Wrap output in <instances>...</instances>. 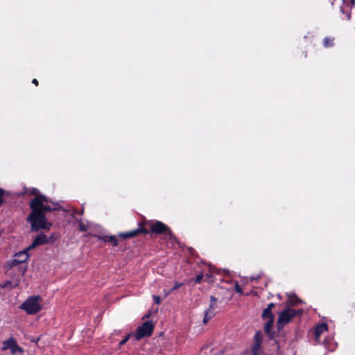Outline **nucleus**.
Returning a JSON list of instances; mask_svg holds the SVG:
<instances>
[{
    "instance_id": "obj_1",
    "label": "nucleus",
    "mask_w": 355,
    "mask_h": 355,
    "mask_svg": "<svg viewBox=\"0 0 355 355\" xmlns=\"http://www.w3.org/2000/svg\"><path fill=\"white\" fill-rule=\"evenodd\" d=\"M48 199L44 196H36L31 202L32 212L28 217L33 230L39 229H49L51 223L46 221L44 212L52 209L47 204Z\"/></svg>"
},
{
    "instance_id": "obj_2",
    "label": "nucleus",
    "mask_w": 355,
    "mask_h": 355,
    "mask_svg": "<svg viewBox=\"0 0 355 355\" xmlns=\"http://www.w3.org/2000/svg\"><path fill=\"white\" fill-rule=\"evenodd\" d=\"M42 298L38 296H31L21 305V309L28 314L33 315L42 309Z\"/></svg>"
},
{
    "instance_id": "obj_3",
    "label": "nucleus",
    "mask_w": 355,
    "mask_h": 355,
    "mask_svg": "<svg viewBox=\"0 0 355 355\" xmlns=\"http://www.w3.org/2000/svg\"><path fill=\"white\" fill-rule=\"evenodd\" d=\"M296 315L297 311L290 308H286L284 311L281 312L277 322V329L280 330L282 329L283 327L288 324Z\"/></svg>"
},
{
    "instance_id": "obj_4",
    "label": "nucleus",
    "mask_w": 355,
    "mask_h": 355,
    "mask_svg": "<svg viewBox=\"0 0 355 355\" xmlns=\"http://www.w3.org/2000/svg\"><path fill=\"white\" fill-rule=\"evenodd\" d=\"M153 324L151 321H146L137 328L135 335L136 340H140L141 338L151 335L153 330Z\"/></svg>"
},
{
    "instance_id": "obj_5",
    "label": "nucleus",
    "mask_w": 355,
    "mask_h": 355,
    "mask_svg": "<svg viewBox=\"0 0 355 355\" xmlns=\"http://www.w3.org/2000/svg\"><path fill=\"white\" fill-rule=\"evenodd\" d=\"M151 232L156 234H164L166 237L171 239L173 235L170 229L160 221H157L150 225Z\"/></svg>"
},
{
    "instance_id": "obj_6",
    "label": "nucleus",
    "mask_w": 355,
    "mask_h": 355,
    "mask_svg": "<svg viewBox=\"0 0 355 355\" xmlns=\"http://www.w3.org/2000/svg\"><path fill=\"white\" fill-rule=\"evenodd\" d=\"M3 344V350L10 349L11 352L13 354L18 352L22 353L24 352L23 349L17 345L16 340L13 338H10L8 340L4 341Z\"/></svg>"
},
{
    "instance_id": "obj_7",
    "label": "nucleus",
    "mask_w": 355,
    "mask_h": 355,
    "mask_svg": "<svg viewBox=\"0 0 355 355\" xmlns=\"http://www.w3.org/2000/svg\"><path fill=\"white\" fill-rule=\"evenodd\" d=\"M262 343V336L261 332H256L254 336V344L252 347L253 355H259Z\"/></svg>"
},
{
    "instance_id": "obj_8",
    "label": "nucleus",
    "mask_w": 355,
    "mask_h": 355,
    "mask_svg": "<svg viewBox=\"0 0 355 355\" xmlns=\"http://www.w3.org/2000/svg\"><path fill=\"white\" fill-rule=\"evenodd\" d=\"M48 242L47 236L44 234L38 235L35 240L33 241L31 245L27 248L28 250L33 249L37 246L46 243Z\"/></svg>"
},
{
    "instance_id": "obj_9",
    "label": "nucleus",
    "mask_w": 355,
    "mask_h": 355,
    "mask_svg": "<svg viewBox=\"0 0 355 355\" xmlns=\"http://www.w3.org/2000/svg\"><path fill=\"white\" fill-rule=\"evenodd\" d=\"M216 306L214 304H210L207 310L205 311L203 323L207 324L211 318L214 317L215 315L214 310L216 309Z\"/></svg>"
},
{
    "instance_id": "obj_10",
    "label": "nucleus",
    "mask_w": 355,
    "mask_h": 355,
    "mask_svg": "<svg viewBox=\"0 0 355 355\" xmlns=\"http://www.w3.org/2000/svg\"><path fill=\"white\" fill-rule=\"evenodd\" d=\"M98 239L104 242H110L114 246H116L118 245V240L114 236H98Z\"/></svg>"
},
{
    "instance_id": "obj_11",
    "label": "nucleus",
    "mask_w": 355,
    "mask_h": 355,
    "mask_svg": "<svg viewBox=\"0 0 355 355\" xmlns=\"http://www.w3.org/2000/svg\"><path fill=\"white\" fill-rule=\"evenodd\" d=\"M327 330V326L326 324L323 323L320 325H318L315 329V340H318L320 339L321 334H323Z\"/></svg>"
},
{
    "instance_id": "obj_12",
    "label": "nucleus",
    "mask_w": 355,
    "mask_h": 355,
    "mask_svg": "<svg viewBox=\"0 0 355 355\" xmlns=\"http://www.w3.org/2000/svg\"><path fill=\"white\" fill-rule=\"evenodd\" d=\"M27 249L26 250L20 251L16 253L14 256L21 263H25L28 259V254L27 253Z\"/></svg>"
},
{
    "instance_id": "obj_13",
    "label": "nucleus",
    "mask_w": 355,
    "mask_h": 355,
    "mask_svg": "<svg viewBox=\"0 0 355 355\" xmlns=\"http://www.w3.org/2000/svg\"><path fill=\"white\" fill-rule=\"evenodd\" d=\"M302 301L299 299L297 296L295 295H288V300L287 301L286 308H290V306L292 305H296L297 304L302 303Z\"/></svg>"
},
{
    "instance_id": "obj_14",
    "label": "nucleus",
    "mask_w": 355,
    "mask_h": 355,
    "mask_svg": "<svg viewBox=\"0 0 355 355\" xmlns=\"http://www.w3.org/2000/svg\"><path fill=\"white\" fill-rule=\"evenodd\" d=\"M273 322H274V320H272V319L268 320V321L266 322L265 326H264L265 332L270 337H272V333L271 331V329H272Z\"/></svg>"
},
{
    "instance_id": "obj_15",
    "label": "nucleus",
    "mask_w": 355,
    "mask_h": 355,
    "mask_svg": "<svg viewBox=\"0 0 355 355\" xmlns=\"http://www.w3.org/2000/svg\"><path fill=\"white\" fill-rule=\"evenodd\" d=\"M140 231H141L140 230H136L130 231V232H126V233H121V234H119V236L121 237H123L125 239L132 238V237L135 236L136 235H137V234Z\"/></svg>"
},
{
    "instance_id": "obj_16",
    "label": "nucleus",
    "mask_w": 355,
    "mask_h": 355,
    "mask_svg": "<svg viewBox=\"0 0 355 355\" xmlns=\"http://www.w3.org/2000/svg\"><path fill=\"white\" fill-rule=\"evenodd\" d=\"M262 317L265 320H274V316L272 313V311L269 310V309H265L262 313Z\"/></svg>"
},
{
    "instance_id": "obj_17",
    "label": "nucleus",
    "mask_w": 355,
    "mask_h": 355,
    "mask_svg": "<svg viewBox=\"0 0 355 355\" xmlns=\"http://www.w3.org/2000/svg\"><path fill=\"white\" fill-rule=\"evenodd\" d=\"M21 264L19 260H17L15 257L14 256L13 258L8 263V265L10 268H15V266Z\"/></svg>"
},
{
    "instance_id": "obj_18",
    "label": "nucleus",
    "mask_w": 355,
    "mask_h": 355,
    "mask_svg": "<svg viewBox=\"0 0 355 355\" xmlns=\"http://www.w3.org/2000/svg\"><path fill=\"white\" fill-rule=\"evenodd\" d=\"M89 227V223H87V224H84L83 223L80 222L79 223V230L80 231H86L88 230V228Z\"/></svg>"
},
{
    "instance_id": "obj_19",
    "label": "nucleus",
    "mask_w": 355,
    "mask_h": 355,
    "mask_svg": "<svg viewBox=\"0 0 355 355\" xmlns=\"http://www.w3.org/2000/svg\"><path fill=\"white\" fill-rule=\"evenodd\" d=\"M324 44L325 46H331L333 44V40L330 39V38H328V37H326L324 40Z\"/></svg>"
},
{
    "instance_id": "obj_20",
    "label": "nucleus",
    "mask_w": 355,
    "mask_h": 355,
    "mask_svg": "<svg viewBox=\"0 0 355 355\" xmlns=\"http://www.w3.org/2000/svg\"><path fill=\"white\" fill-rule=\"evenodd\" d=\"M182 285V283L175 282L174 286L171 288V291H173L178 288H180Z\"/></svg>"
},
{
    "instance_id": "obj_21",
    "label": "nucleus",
    "mask_w": 355,
    "mask_h": 355,
    "mask_svg": "<svg viewBox=\"0 0 355 355\" xmlns=\"http://www.w3.org/2000/svg\"><path fill=\"white\" fill-rule=\"evenodd\" d=\"M153 300L155 304H159L161 303V298L159 296L155 295L153 297Z\"/></svg>"
},
{
    "instance_id": "obj_22",
    "label": "nucleus",
    "mask_w": 355,
    "mask_h": 355,
    "mask_svg": "<svg viewBox=\"0 0 355 355\" xmlns=\"http://www.w3.org/2000/svg\"><path fill=\"white\" fill-rule=\"evenodd\" d=\"M202 278L203 275L202 274L198 275L196 277L195 281L196 283H200L202 281Z\"/></svg>"
},
{
    "instance_id": "obj_23",
    "label": "nucleus",
    "mask_w": 355,
    "mask_h": 355,
    "mask_svg": "<svg viewBox=\"0 0 355 355\" xmlns=\"http://www.w3.org/2000/svg\"><path fill=\"white\" fill-rule=\"evenodd\" d=\"M130 335H128L126 336L120 343H119V345H124L129 339Z\"/></svg>"
},
{
    "instance_id": "obj_24",
    "label": "nucleus",
    "mask_w": 355,
    "mask_h": 355,
    "mask_svg": "<svg viewBox=\"0 0 355 355\" xmlns=\"http://www.w3.org/2000/svg\"><path fill=\"white\" fill-rule=\"evenodd\" d=\"M19 269L20 275H23L24 273L25 272L26 270V266H19Z\"/></svg>"
},
{
    "instance_id": "obj_25",
    "label": "nucleus",
    "mask_w": 355,
    "mask_h": 355,
    "mask_svg": "<svg viewBox=\"0 0 355 355\" xmlns=\"http://www.w3.org/2000/svg\"><path fill=\"white\" fill-rule=\"evenodd\" d=\"M210 300H211L210 304H214L216 306V299L214 296H211Z\"/></svg>"
},
{
    "instance_id": "obj_26",
    "label": "nucleus",
    "mask_w": 355,
    "mask_h": 355,
    "mask_svg": "<svg viewBox=\"0 0 355 355\" xmlns=\"http://www.w3.org/2000/svg\"><path fill=\"white\" fill-rule=\"evenodd\" d=\"M275 306V304L274 303H270L267 308L266 309H269V310H271L272 311V309Z\"/></svg>"
},
{
    "instance_id": "obj_27",
    "label": "nucleus",
    "mask_w": 355,
    "mask_h": 355,
    "mask_svg": "<svg viewBox=\"0 0 355 355\" xmlns=\"http://www.w3.org/2000/svg\"><path fill=\"white\" fill-rule=\"evenodd\" d=\"M236 291L238 293H242V290L238 284H236Z\"/></svg>"
},
{
    "instance_id": "obj_28",
    "label": "nucleus",
    "mask_w": 355,
    "mask_h": 355,
    "mask_svg": "<svg viewBox=\"0 0 355 355\" xmlns=\"http://www.w3.org/2000/svg\"><path fill=\"white\" fill-rule=\"evenodd\" d=\"M164 296L166 297L168 295H169L171 293V292H172V291L171 290H170V291L164 290Z\"/></svg>"
},
{
    "instance_id": "obj_29",
    "label": "nucleus",
    "mask_w": 355,
    "mask_h": 355,
    "mask_svg": "<svg viewBox=\"0 0 355 355\" xmlns=\"http://www.w3.org/2000/svg\"><path fill=\"white\" fill-rule=\"evenodd\" d=\"M32 83L33 84H35V85H38V81L37 79L34 78L33 80H32Z\"/></svg>"
},
{
    "instance_id": "obj_30",
    "label": "nucleus",
    "mask_w": 355,
    "mask_h": 355,
    "mask_svg": "<svg viewBox=\"0 0 355 355\" xmlns=\"http://www.w3.org/2000/svg\"><path fill=\"white\" fill-rule=\"evenodd\" d=\"M296 311H297V315L301 314L302 313V309L297 310Z\"/></svg>"
},
{
    "instance_id": "obj_31",
    "label": "nucleus",
    "mask_w": 355,
    "mask_h": 355,
    "mask_svg": "<svg viewBox=\"0 0 355 355\" xmlns=\"http://www.w3.org/2000/svg\"><path fill=\"white\" fill-rule=\"evenodd\" d=\"M17 286V283H15L13 285H11L10 287L14 288Z\"/></svg>"
},
{
    "instance_id": "obj_32",
    "label": "nucleus",
    "mask_w": 355,
    "mask_h": 355,
    "mask_svg": "<svg viewBox=\"0 0 355 355\" xmlns=\"http://www.w3.org/2000/svg\"><path fill=\"white\" fill-rule=\"evenodd\" d=\"M351 3L352 5H354L355 4V0H351Z\"/></svg>"
},
{
    "instance_id": "obj_33",
    "label": "nucleus",
    "mask_w": 355,
    "mask_h": 355,
    "mask_svg": "<svg viewBox=\"0 0 355 355\" xmlns=\"http://www.w3.org/2000/svg\"><path fill=\"white\" fill-rule=\"evenodd\" d=\"M347 18H348V19H350V15H347Z\"/></svg>"
},
{
    "instance_id": "obj_34",
    "label": "nucleus",
    "mask_w": 355,
    "mask_h": 355,
    "mask_svg": "<svg viewBox=\"0 0 355 355\" xmlns=\"http://www.w3.org/2000/svg\"><path fill=\"white\" fill-rule=\"evenodd\" d=\"M148 316H149V315H146L144 318H148Z\"/></svg>"
}]
</instances>
